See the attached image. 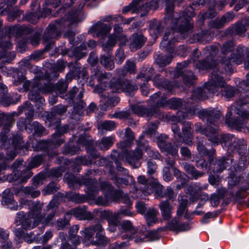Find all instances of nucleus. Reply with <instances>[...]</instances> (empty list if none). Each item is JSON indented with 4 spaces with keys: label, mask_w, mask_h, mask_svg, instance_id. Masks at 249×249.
<instances>
[{
    "label": "nucleus",
    "mask_w": 249,
    "mask_h": 249,
    "mask_svg": "<svg viewBox=\"0 0 249 249\" xmlns=\"http://www.w3.org/2000/svg\"><path fill=\"white\" fill-rule=\"evenodd\" d=\"M174 4L170 0L166 1V16L165 17V22L171 20V29H168L163 37V40L160 43V48H165L166 50H170L168 45L170 42L167 41L170 38H172L175 30L178 32L181 36L185 38L191 32L193 28L192 20L186 12H182V14L174 12Z\"/></svg>",
    "instance_id": "f257e3e1"
},
{
    "label": "nucleus",
    "mask_w": 249,
    "mask_h": 249,
    "mask_svg": "<svg viewBox=\"0 0 249 249\" xmlns=\"http://www.w3.org/2000/svg\"><path fill=\"white\" fill-rule=\"evenodd\" d=\"M64 20L62 19H57L52 22L46 28L43 35L42 41L46 44L44 50H50L54 44V39H57L61 34V30L64 26Z\"/></svg>",
    "instance_id": "f03ea898"
},
{
    "label": "nucleus",
    "mask_w": 249,
    "mask_h": 249,
    "mask_svg": "<svg viewBox=\"0 0 249 249\" xmlns=\"http://www.w3.org/2000/svg\"><path fill=\"white\" fill-rule=\"evenodd\" d=\"M79 91V89L73 87L68 92V97L74 104L73 110L71 114V118L76 121L80 120L84 115V110L86 106V103L82 100L84 89L79 91L77 96L75 94Z\"/></svg>",
    "instance_id": "7ed1b4c3"
},
{
    "label": "nucleus",
    "mask_w": 249,
    "mask_h": 249,
    "mask_svg": "<svg viewBox=\"0 0 249 249\" xmlns=\"http://www.w3.org/2000/svg\"><path fill=\"white\" fill-rule=\"evenodd\" d=\"M143 138L144 136L141 135L139 139L136 141L137 147L134 151H126L125 153V158L126 161L134 168H137L141 164L139 160L142 157V150L144 149L147 151L150 149L147 144V142L145 141Z\"/></svg>",
    "instance_id": "20e7f679"
},
{
    "label": "nucleus",
    "mask_w": 249,
    "mask_h": 249,
    "mask_svg": "<svg viewBox=\"0 0 249 249\" xmlns=\"http://www.w3.org/2000/svg\"><path fill=\"white\" fill-rule=\"evenodd\" d=\"M218 51V49L215 46H206L203 50V53L206 55L205 58L196 62L194 67L199 70H213L217 65L215 57Z\"/></svg>",
    "instance_id": "39448f33"
},
{
    "label": "nucleus",
    "mask_w": 249,
    "mask_h": 249,
    "mask_svg": "<svg viewBox=\"0 0 249 249\" xmlns=\"http://www.w3.org/2000/svg\"><path fill=\"white\" fill-rule=\"evenodd\" d=\"M233 107H228L225 116V123L231 127L238 131H241L249 119V113L245 110L237 109L236 114L239 116L236 118H232Z\"/></svg>",
    "instance_id": "423d86ee"
},
{
    "label": "nucleus",
    "mask_w": 249,
    "mask_h": 249,
    "mask_svg": "<svg viewBox=\"0 0 249 249\" xmlns=\"http://www.w3.org/2000/svg\"><path fill=\"white\" fill-rule=\"evenodd\" d=\"M246 48L244 46H238L236 53H231L229 56H223L220 60L222 68L225 71L232 72V64H241L244 60Z\"/></svg>",
    "instance_id": "0eeeda50"
},
{
    "label": "nucleus",
    "mask_w": 249,
    "mask_h": 249,
    "mask_svg": "<svg viewBox=\"0 0 249 249\" xmlns=\"http://www.w3.org/2000/svg\"><path fill=\"white\" fill-rule=\"evenodd\" d=\"M198 118L208 125L216 126L218 121L222 118V111L218 108H202L196 112Z\"/></svg>",
    "instance_id": "6e6552de"
},
{
    "label": "nucleus",
    "mask_w": 249,
    "mask_h": 249,
    "mask_svg": "<svg viewBox=\"0 0 249 249\" xmlns=\"http://www.w3.org/2000/svg\"><path fill=\"white\" fill-rule=\"evenodd\" d=\"M102 188L107 190L106 197L113 202H117L119 200L122 203L130 208L132 205V201L127 194H124L121 190L115 189L114 187L108 181H106L102 184Z\"/></svg>",
    "instance_id": "1a4fd4ad"
},
{
    "label": "nucleus",
    "mask_w": 249,
    "mask_h": 249,
    "mask_svg": "<svg viewBox=\"0 0 249 249\" xmlns=\"http://www.w3.org/2000/svg\"><path fill=\"white\" fill-rule=\"evenodd\" d=\"M53 90V87L50 84H44L39 88L37 86H33L32 89L28 94V98L33 101L38 108L42 107L45 104V99L40 95L42 93H49Z\"/></svg>",
    "instance_id": "9d476101"
},
{
    "label": "nucleus",
    "mask_w": 249,
    "mask_h": 249,
    "mask_svg": "<svg viewBox=\"0 0 249 249\" xmlns=\"http://www.w3.org/2000/svg\"><path fill=\"white\" fill-rule=\"evenodd\" d=\"M206 84L208 86V90L214 93L218 92L220 88L225 87L226 85L222 73L217 66L213 70L209 76V81Z\"/></svg>",
    "instance_id": "9b49d317"
},
{
    "label": "nucleus",
    "mask_w": 249,
    "mask_h": 249,
    "mask_svg": "<svg viewBox=\"0 0 249 249\" xmlns=\"http://www.w3.org/2000/svg\"><path fill=\"white\" fill-rule=\"evenodd\" d=\"M22 207L24 206L28 207L30 209L28 213V217L34 218L37 221V223H40L43 219V216L41 214V209L43 204L39 202H33L31 200H25L22 203Z\"/></svg>",
    "instance_id": "f8f14e48"
},
{
    "label": "nucleus",
    "mask_w": 249,
    "mask_h": 249,
    "mask_svg": "<svg viewBox=\"0 0 249 249\" xmlns=\"http://www.w3.org/2000/svg\"><path fill=\"white\" fill-rule=\"evenodd\" d=\"M74 180L75 182L80 185H85L88 190L89 196L95 199V194L100 189L99 185L95 179L82 177L80 178H75Z\"/></svg>",
    "instance_id": "ddd939ff"
},
{
    "label": "nucleus",
    "mask_w": 249,
    "mask_h": 249,
    "mask_svg": "<svg viewBox=\"0 0 249 249\" xmlns=\"http://www.w3.org/2000/svg\"><path fill=\"white\" fill-rule=\"evenodd\" d=\"M108 177L119 188H125L128 186L130 183L134 182V178L132 176L127 175L124 178L119 177L113 169L109 170Z\"/></svg>",
    "instance_id": "4468645a"
},
{
    "label": "nucleus",
    "mask_w": 249,
    "mask_h": 249,
    "mask_svg": "<svg viewBox=\"0 0 249 249\" xmlns=\"http://www.w3.org/2000/svg\"><path fill=\"white\" fill-rule=\"evenodd\" d=\"M67 213L70 218L73 215L77 219L80 220H91L94 216L89 211H87L86 207L85 206H80L67 211Z\"/></svg>",
    "instance_id": "2eb2a0df"
},
{
    "label": "nucleus",
    "mask_w": 249,
    "mask_h": 249,
    "mask_svg": "<svg viewBox=\"0 0 249 249\" xmlns=\"http://www.w3.org/2000/svg\"><path fill=\"white\" fill-rule=\"evenodd\" d=\"M182 125V138H181V143H184L188 146H192L193 144V124L190 122L182 121V122H178Z\"/></svg>",
    "instance_id": "dca6fc26"
},
{
    "label": "nucleus",
    "mask_w": 249,
    "mask_h": 249,
    "mask_svg": "<svg viewBox=\"0 0 249 249\" xmlns=\"http://www.w3.org/2000/svg\"><path fill=\"white\" fill-rule=\"evenodd\" d=\"M64 142L63 139H59L56 140L54 139L42 140L38 142L35 145H33V150L35 151H46L49 149L52 146L54 147H59Z\"/></svg>",
    "instance_id": "f3484780"
},
{
    "label": "nucleus",
    "mask_w": 249,
    "mask_h": 249,
    "mask_svg": "<svg viewBox=\"0 0 249 249\" xmlns=\"http://www.w3.org/2000/svg\"><path fill=\"white\" fill-rule=\"evenodd\" d=\"M0 93L2 94L0 99V104L5 107L16 104L20 99V95L14 99L13 96L8 93L7 87L3 84L0 85Z\"/></svg>",
    "instance_id": "a211bd4d"
},
{
    "label": "nucleus",
    "mask_w": 249,
    "mask_h": 249,
    "mask_svg": "<svg viewBox=\"0 0 249 249\" xmlns=\"http://www.w3.org/2000/svg\"><path fill=\"white\" fill-rule=\"evenodd\" d=\"M32 176L33 173L31 171L24 169L20 173L13 170L12 174L7 175L6 177H4V178H5V180L9 182L19 180L21 182H25Z\"/></svg>",
    "instance_id": "6ab92c4d"
},
{
    "label": "nucleus",
    "mask_w": 249,
    "mask_h": 249,
    "mask_svg": "<svg viewBox=\"0 0 249 249\" xmlns=\"http://www.w3.org/2000/svg\"><path fill=\"white\" fill-rule=\"evenodd\" d=\"M129 48L132 51L141 49L146 42L147 38L141 33L133 34L130 38Z\"/></svg>",
    "instance_id": "aec40b11"
},
{
    "label": "nucleus",
    "mask_w": 249,
    "mask_h": 249,
    "mask_svg": "<svg viewBox=\"0 0 249 249\" xmlns=\"http://www.w3.org/2000/svg\"><path fill=\"white\" fill-rule=\"evenodd\" d=\"M12 146L15 149H18L20 151L23 150V153L27 152L29 147L28 142L25 143L23 140V136L20 133L13 134L12 138Z\"/></svg>",
    "instance_id": "412c9836"
},
{
    "label": "nucleus",
    "mask_w": 249,
    "mask_h": 249,
    "mask_svg": "<svg viewBox=\"0 0 249 249\" xmlns=\"http://www.w3.org/2000/svg\"><path fill=\"white\" fill-rule=\"evenodd\" d=\"M170 53L166 55H163L161 53L157 54L155 55V63L160 67H164L169 64L173 58L172 53H174L175 47L171 45L170 50H167Z\"/></svg>",
    "instance_id": "4be33fe9"
},
{
    "label": "nucleus",
    "mask_w": 249,
    "mask_h": 249,
    "mask_svg": "<svg viewBox=\"0 0 249 249\" xmlns=\"http://www.w3.org/2000/svg\"><path fill=\"white\" fill-rule=\"evenodd\" d=\"M181 166L187 174L190 176L192 179L196 180L205 174L204 172L197 170L194 165L186 162H182Z\"/></svg>",
    "instance_id": "5701e85b"
},
{
    "label": "nucleus",
    "mask_w": 249,
    "mask_h": 249,
    "mask_svg": "<svg viewBox=\"0 0 249 249\" xmlns=\"http://www.w3.org/2000/svg\"><path fill=\"white\" fill-rule=\"evenodd\" d=\"M131 109L133 113L140 116L151 117L157 113L156 108H147L142 105H132Z\"/></svg>",
    "instance_id": "b1692460"
},
{
    "label": "nucleus",
    "mask_w": 249,
    "mask_h": 249,
    "mask_svg": "<svg viewBox=\"0 0 249 249\" xmlns=\"http://www.w3.org/2000/svg\"><path fill=\"white\" fill-rule=\"evenodd\" d=\"M68 107L62 105H58L53 107L50 114L47 116V119L51 123H54L58 117L56 116H62L67 110Z\"/></svg>",
    "instance_id": "393cba45"
},
{
    "label": "nucleus",
    "mask_w": 249,
    "mask_h": 249,
    "mask_svg": "<svg viewBox=\"0 0 249 249\" xmlns=\"http://www.w3.org/2000/svg\"><path fill=\"white\" fill-rule=\"evenodd\" d=\"M233 159L230 156L223 157L218 160H213L211 164L215 165L217 172H221L227 167L231 165L233 162Z\"/></svg>",
    "instance_id": "a878e982"
},
{
    "label": "nucleus",
    "mask_w": 249,
    "mask_h": 249,
    "mask_svg": "<svg viewBox=\"0 0 249 249\" xmlns=\"http://www.w3.org/2000/svg\"><path fill=\"white\" fill-rule=\"evenodd\" d=\"M164 187L157 179H154L151 182L150 187L144 189V193L150 195L154 193L156 197L163 198L162 193Z\"/></svg>",
    "instance_id": "bb28decb"
},
{
    "label": "nucleus",
    "mask_w": 249,
    "mask_h": 249,
    "mask_svg": "<svg viewBox=\"0 0 249 249\" xmlns=\"http://www.w3.org/2000/svg\"><path fill=\"white\" fill-rule=\"evenodd\" d=\"M161 216L164 220H168L171 217L172 211L174 209L168 200H162L159 204Z\"/></svg>",
    "instance_id": "cd10ccee"
},
{
    "label": "nucleus",
    "mask_w": 249,
    "mask_h": 249,
    "mask_svg": "<svg viewBox=\"0 0 249 249\" xmlns=\"http://www.w3.org/2000/svg\"><path fill=\"white\" fill-rule=\"evenodd\" d=\"M101 225L100 223H97L94 225H91L85 228L82 231L81 233L83 236L84 240L85 241H89L90 243L91 241L93 239L94 234L99 231V227Z\"/></svg>",
    "instance_id": "c85d7f7f"
},
{
    "label": "nucleus",
    "mask_w": 249,
    "mask_h": 249,
    "mask_svg": "<svg viewBox=\"0 0 249 249\" xmlns=\"http://www.w3.org/2000/svg\"><path fill=\"white\" fill-rule=\"evenodd\" d=\"M234 18V14L232 12H227L223 15L220 18L215 19L213 21L212 26L215 29L223 28L226 23L232 20Z\"/></svg>",
    "instance_id": "c756f323"
},
{
    "label": "nucleus",
    "mask_w": 249,
    "mask_h": 249,
    "mask_svg": "<svg viewBox=\"0 0 249 249\" xmlns=\"http://www.w3.org/2000/svg\"><path fill=\"white\" fill-rule=\"evenodd\" d=\"M137 71L136 64L133 61L128 60L122 69H118L116 70V73L120 77L126 76L128 73L134 74Z\"/></svg>",
    "instance_id": "7c9ffc66"
},
{
    "label": "nucleus",
    "mask_w": 249,
    "mask_h": 249,
    "mask_svg": "<svg viewBox=\"0 0 249 249\" xmlns=\"http://www.w3.org/2000/svg\"><path fill=\"white\" fill-rule=\"evenodd\" d=\"M112 76L110 72H107L98 67L94 68L92 71L91 77L97 79L98 83L106 84V81Z\"/></svg>",
    "instance_id": "2f4dec72"
},
{
    "label": "nucleus",
    "mask_w": 249,
    "mask_h": 249,
    "mask_svg": "<svg viewBox=\"0 0 249 249\" xmlns=\"http://www.w3.org/2000/svg\"><path fill=\"white\" fill-rule=\"evenodd\" d=\"M208 140L213 143L218 144L219 143V136L218 135V125L213 127V125H208L204 132Z\"/></svg>",
    "instance_id": "473e14b6"
},
{
    "label": "nucleus",
    "mask_w": 249,
    "mask_h": 249,
    "mask_svg": "<svg viewBox=\"0 0 249 249\" xmlns=\"http://www.w3.org/2000/svg\"><path fill=\"white\" fill-rule=\"evenodd\" d=\"M16 112L5 113L0 110V127H12L15 122Z\"/></svg>",
    "instance_id": "72a5a7b5"
},
{
    "label": "nucleus",
    "mask_w": 249,
    "mask_h": 249,
    "mask_svg": "<svg viewBox=\"0 0 249 249\" xmlns=\"http://www.w3.org/2000/svg\"><path fill=\"white\" fill-rule=\"evenodd\" d=\"M196 149L199 155L202 156H207L209 158L210 162H213V156L215 153V150L213 148L208 150L206 148L203 142L200 140L197 141Z\"/></svg>",
    "instance_id": "f704fd0d"
},
{
    "label": "nucleus",
    "mask_w": 249,
    "mask_h": 249,
    "mask_svg": "<svg viewBox=\"0 0 249 249\" xmlns=\"http://www.w3.org/2000/svg\"><path fill=\"white\" fill-rule=\"evenodd\" d=\"M247 149L246 142L243 139H239L236 138L230 148V152L237 153L238 154H246Z\"/></svg>",
    "instance_id": "c9c22d12"
},
{
    "label": "nucleus",
    "mask_w": 249,
    "mask_h": 249,
    "mask_svg": "<svg viewBox=\"0 0 249 249\" xmlns=\"http://www.w3.org/2000/svg\"><path fill=\"white\" fill-rule=\"evenodd\" d=\"M70 71L66 75L67 81H71L72 78L79 79L81 73V64L77 61L70 64Z\"/></svg>",
    "instance_id": "e433bc0d"
},
{
    "label": "nucleus",
    "mask_w": 249,
    "mask_h": 249,
    "mask_svg": "<svg viewBox=\"0 0 249 249\" xmlns=\"http://www.w3.org/2000/svg\"><path fill=\"white\" fill-rule=\"evenodd\" d=\"M61 119L60 118H57V120L54 123H51L52 124L54 125L55 129H56L57 132L54 133L52 135L53 139L54 140H58L59 139H62L61 136L64 134L68 132L70 130V125L68 124H65L62 126H60Z\"/></svg>",
    "instance_id": "4c0bfd02"
},
{
    "label": "nucleus",
    "mask_w": 249,
    "mask_h": 249,
    "mask_svg": "<svg viewBox=\"0 0 249 249\" xmlns=\"http://www.w3.org/2000/svg\"><path fill=\"white\" fill-rule=\"evenodd\" d=\"M214 93L213 92H210L208 90V86L206 83L204 85L203 88H197L194 89L192 93V98H195L199 100H205L207 99L211 94Z\"/></svg>",
    "instance_id": "58836bf2"
},
{
    "label": "nucleus",
    "mask_w": 249,
    "mask_h": 249,
    "mask_svg": "<svg viewBox=\"0 0 249 249\" xmlns=\"http://www.w3.org/2000/svg\"><path fill=\"white\" fill-rule=\"evenodd\" d=\"M212 39L211 33L209 30H202L193 35L192 39L194 42H198L205 44Z\"/></svg>",
    "instance_id": "ea45409f"
},
{
    "label": "nucleus",
    "mask_w": 249,
    "mask_h": 249,
    "mask_svg": "<svg viewBox=\"0 0 249 249\" xmlns=\"http://www.w3.org/2000/svg\"><path fill=\"white\" fill-rule=\"evenodd\" d=\"M96 240L93 239L90 244L93 245H105L107 244L109 240L105 236L104 229L101 224L99 231H97L95 235Z\"/></svg>",
    "instance_id": "a19ab883"
},
{
    "label": "nucleus",
    "mask_w": 249,
    "mask_h": 249,
    "mask_svg": "<svg viewBox=\"0 0 249 249\" xmlns=\"http://www.w3.org/2000/svg\"><path fill=\"white\" fill-rule=\"evenodd\" d=\"M236 138L232 134H223L219 135V143L222 144L229 152H230V148L235 141Z\"/></svg>",
    "instance_id": "79ce46f5"
},
{
    "label": "nucleus",
    "mask_w": 249,
    "mask_h": 249,
    "mask_svg": "<svg viewBox=\"0 0 249 249\" xmlns=\"http://www.w3.org/2000/svg\"><path fill=\"white\" fill-rule=\"evenodd\" d=\"M87 53L86 44L83 43L72 50L71 56V57H74L76 59L75 61L78 62L79 60L86 56Z\"/></svg>",
    "instance_id": "37998d69"
},
{
    "label": "nucleus",
    "mask_w": 249,
    "mask_h": 249,
    "mask_svg": "<svg viewBox=\"0 0 249 249\" xmlns=\"http://www.w3.org/2000/svg\"><path fill=\"white\" fill-rule=\"evenodd\" d=\"M121 227L123 231L130 234L129 238L134 237L138 233V229L129 220H123L121 224Z\"/></svg>",
    "instance_id": "c03bdc74"
},
{
    "label": "nucleus",
    "mask_w": 249,
    "mask_h": 249,
    "mask_svg": "<svg viewBox=\"0 0 249 249\" xmlns=\"http://www.w3.org/2000/svg\"><path fill=\"white\" fill-rule=\"evenodd\" d=\"M42 10L43 11L40 16L37 15L36 12H32L26 16L27 19L33 23V21L36 22V21L39 19L40 17L41 18H45L50 15L51 13V9L47 7L45 3L43 5Z\"/></svg>",
    "instance_id": "a18cd8bd"
},
{
    "label": "nucleus",
    "mask_w": 249,
    "mask_h": 249,
    "mask_svg": "<svg viewBox=\"0 0 249 249\" xmlns=\"http://www.w3.org/2000/svg\"><path fill=\"white\" fill-rule=\"evenodd\" d=\"M178 145H173L171 142H169L167 144L160 149L162 153H165L166 156H171L174 157H178Z\"/></svg>",
    "instance_id": "49530a36"
},
{
    "label": "nucleus",
    "mask_w": 249,
    "mask_h": 249,
    "mask_svg": "<svg viewBox=\"0 0 249 249\" xmlns=\"http://www.w3.org/2000/svg\"><path fill=\"white\" fill-rule=\"evenodd\" d=\"M236 96L237 99L235 101L236 107L235 108L241 107L249 103V91L241 92L239 90L238 93L237 94Z\"/></svg>",
    "instance_id": "de8ad7c7"
},
{
    "label": "nucleus",
    "mask_w": 249,
    "mask_h": 249,
    "mask_svg": "<svg viewBox=\"0 0 249 249\" xmlns=\"http://www.w3.org/2000/svg\"><path fill=\"white\" fill-rule=\"evenodd\" d=\"M124 80L112 78L108 83V88L113 93H120L122 91Z\"/></svg>",
    "instance_id": "09e8293b"
},
{
    "label": "nucleus",
    "mask_w": 249,
    "mask_h": 249,
    "mask_svg": "<svg viewBox=\"0 0 249 249\" xmlns=\"http://www.w3.org/2000/svg\"><path fill=\"white\" fill-rule=\"evenodd\" d=\"M155 72V69L153 67H143L139 74L137 76L136 78H143V81H146V83H147L148 80L151 79Z\"/></svg>",
    "instance_id": "8fccbe9b"
},
{
    "label": "nucleus",
    "mask_w": 249,
    "mask_h": 249,
    "mask_svg": "<svg viewBox=\"0 0 249 249\" xmlns=\"http://www.w3.org/2000/svg\"><path fill=\"white\" fill-rule=\"evenodd\" d=\"M228 31L231 35H235L245 33L247 29L242 22H238L229 27Z\"/></svg>",
    "instance_id": "3c124183"
},
{
    "label": "nucleus",
    "mask_w": 249,
    "mask_h": 249,
    "mask_svg": "<svg viewBox=\"0 0 249 249\" xmlns=\"http://www.w3.org/2000/svg\"><path fill=\"white\" fill-rule=\"evenodd\" d=\"M123 85V89L122 92H125L131 96H132L138 89L136 84H133L131 81L127 79L124 80Z\"/></svg>",
    "instance_id": "603ef678"
},
{
    "label": "nucleus",
    "mask_w": 249,
    "mask_h": 249,
    "mask_svg": "<svg viewBox=\"0 0 249 249\" xmlns=\"http://www.w3.org/2000/svg\"><path fill=\"white\" fill-rule=\"evenodd\" d=\"M18 0H0V15L8 13L11 8L15 4Z\"/></svg>",
    "instance_id": "864d4df0"
},
{
    "label": "nucleus",
    "mask_w": 249,
    "mask_h": 249,
    "mask_svg": "<svg viewBox=\"0 0 249 249\" xmlns=\"http://www.w3.org/2000/svg\"><path fill=\"white\" fill-rule=\"evenodd\" d=\"M115 138L113 136L104 137L98 143V147L101 150H108L113 144Z\"/></svg>",
    "instance_id": "5fc2aeb1"
},
{
    "label": "nucleus",
    "mask_w": 249,
    "mask_h": 249,
    "mask_svg": "<svg viewBox=\"0 0 249 249\" xmlns=\"http://www.w3.org/2000/svg\"><path fill=\"white\" fill-rule=\"evenodd\" d=\"M91 29L98 34L105 35L110 32L111 28L107 24L98 21L92 27Z\"/></svg>",
    "instance_id": "6e6d98bb"
},
{
    "label": "nucleus",
    "mask_w": 249,
    "mask_h": 249,
    "mask_svg": "<svg viewBox=\"0 0 249 249\" xmlns=\"http://www.w3.org/2000/svg\"><path fill=\"white\" fill-rule=\"evenodd\" d=\"M45 156L43 154L36 155L32 157L29 162L28 167L25 169L31 170L40 166L44 161Z\"/></svg>",
    "instance_id": "4d7b16f0"
},
{
    "label": "nucleus",
    "mask_w": 249,
    "mask_h": 249,
    "mask_svg": "<svg viewBox=\"0 0 249 249\" xmlns=\"http://www.w3.org/2000/svg\"><path fill=\"white\" fill-rule=\"evenodd\" d=\"M158 214V211L155 209H149L147 211L145 214V217L149 226L152 225L158 221L157 216Z\"/></svg>",
    "instance_id": "13d9d810"
},
{
    "label": "nucleus",
    "mask_w": 249,
    "mask_h": 249,
    "mask_svg": "<svg viewBox=\"0 0 249 249\" xmlns=\"http://www.w3.org/2000/svg\"><path fill=\"white\" fill-rule=\"evenodd\" d=\"M30 127L31 128H29V130H30L29 133H30L33 130L34 131V135L35 136H41L46 134L45 127L38 122H33L32 124H30Z\"/></svg>",
    "instance_id": "bf43d9fd"
},
{
    "label": "nucleus",
    "mask_w": 249,
    "mask_h": 249,
    "mask_svg": "<svg viewBox=\"0 0 249 249\" xmlns=\"http://www.w3.org/2000/svg\"><path fill=\"white\" fill-rule=\"evenodd\" d=\"M196 113V109L195 107L188 108L186 111L178 113L176 117V120L178 122H182L185 119H190Z\"/></svg>",
    "instance_id": "052dcab7"
},
{
    "label": "nucleus",
    "mask_w": 249,
    "mask_h": 249,
    "mask_svg": "<svg viewBox=\"0 0 249 249\" xmlns=\"http://www.w3.org/2000/svg\"><path fill=\"white\" fill-rule=\"evenodd\" d=\"M100 62L108 71H111L115 67L114 62L110 55L101 56Z\"/></svg>",
    "instance_id": "680f3d73"
},
{
    "label": "nucleus",
    "mask_w": 249,
    "mask_h": 249,
    "mask_svg": "<svg viewBox=\"0 0 249 249\" xmlns=\"http://www.w3.org/2000/svg\"><path fill=\"white\" fill-rule=\"evenodd\" d=\"M178 76H182L185 85L190 86L194 84L196 79V76L191 71H184L181 74H177Z\"/></svg>",
    "instance_id": "e2e57ef3"
},
{
    "label": "nucleus",
    "mask_w": 249,
    "mask_h": 249,
    "mask_svg": "<svg viewBox=\"0 0 249 249\" xmlns=\"http://www.w3.org/2000/svg\"><path fill=\"white\" fill-rule=\"evenodd\" d=\"M235 46L234 42L232 40H227L225 41L221 46V53L223 56H226V55L232 52Z\"/></svg>",
    "instance_id": "0e129e2a"
},
{
    "label": "nucleus",
    "mask_w": 249,
    "mask_h": 249,
    "mask_svg": "<svg viewBox=\"0 0 249 249\" xmlns=\"http://www.w3.org/2000/svg\"><path fill=\"white\" fill-rule=\"evenodd\" d=\"M71 218L66 213L63 218L57 220L55 223V227L58 230H63L70 225Z\"/></svg>",
    "instance_id": "69168bd1"
},
{
    "label": "nucleus",
    "mask_w": 249,
    "mask_h": 249,
    "mask_svg": "<svg viewBox=\"0 0 249 249\" xmlns=\"http://www.w3.org/2000/svg\"><path fill=\"white\" fill-rule=\"evenodd\" d=\"M246 154H238L240 156L238 163L234 164L233 167L236 172L243 171L249 164Z\"/></svg>",
    "instance_id": "338daca9"
},
{
    "label": "nucleus",
    "mask_w": 249,
    "mask_h": 249,
    "mask_svg": "<svg viewBox=\"0 0 249 249\" xmlns=\"http://www.w3.org/2000/svg\"><path fill=\"white\" fill-rule=\"evenodd\" d=\"M223 88L222 95L227 99H231L238 93V89L228 86L227 84Z\"/></svg>",
    "instance_id": "774afa93"
}]
</instances>
